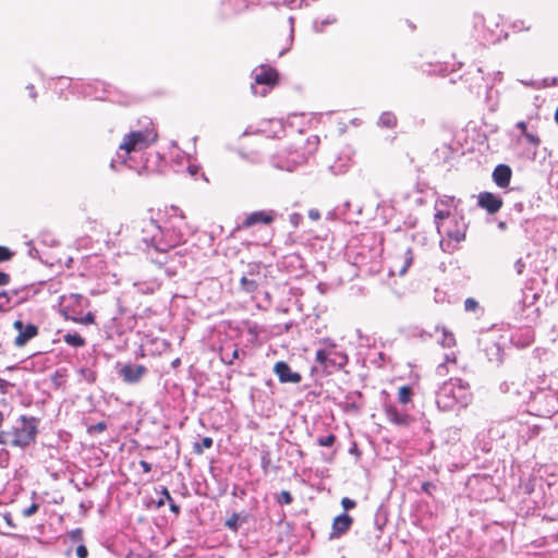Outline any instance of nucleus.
<instances>
[{"instance_id":"f257e3e1","label":"nucleus","mask_w":558,"mask_h":558,"mask_svg":"<svg viewBox=\"0 0 558 558\" xmlns=\"http://www.w3.org/2000/svg\"><path fill=\"white\" fill-rule=\"evenodd\" d=\"M472 401L470 386L461 378H450L438 389L436 403L440 410L452 411L466 408Z\"/></svg>"},{"instance_id":"f03ea898","label":"nucleus","mask_w":558,"mask_h":558,"mask_svg":"<svg viewBox=\"0 0 558 558\" xmlns=\"http://www.w3.org/2000/svg\"><path fill=\"white\" fill-rule=\"evenodd\" d=\"M156 133L149 130L131 131L123 136L119 149L117 151V159H112L110 167L117 169V163H126L128 157L131 153L141 151L149 146L156 140Z\"/></svg>"},{"instance_id":"7ed1b4c3","label":"nucleus","mask_w":558,"mask_h":558,"mask_svg":"<svg viewBox=\"0 0 558 558\" xmlns=\"http://www.w3.org/2000/svg\"><path fill=\"white\" fill-rule=\"evenodd\" d=\"M38 433V420L34 416H20L17 424L13 427L12 446L26 448L34 444Z\"/></svg>"},{"instance_id":"20e7f679","label":"nucleus","mask_w":558,"mask_h":558,"mask_svg":"<svg viewBox=\"0 0 558 558\" xmlns=\"http://www.w3.org/2000/svg\"><path fill=\"white\" fill-rule=\"evenodd\" d=\"M255 85H252V92L255 95L266 96L268 90L272 88L278 82L277 71L269 66L262 64L254 69L252 72Z\"/></svg>"},{"instance_id":"39448f33","label":"nucleus","mask_w":558,"mask_h":558,"mask_svg":"<svg viewBox=\"0 0 558 558\" xmlns=\"http://www.w3.org/2000/svg\"><path fill=\"white\" fill-rule=\"evenodd\" d=\"M162 243L158 244L157 250L165 256L162 258H151L154 263L165 265L168 263L167 253L174 248L183 241V232L180 225H172L171 227H163Z\"/></svg>"},{"instance_id":"423d86ee","label":"nucleus","mask_w":558,"mask_h":558,"mask_svg":"<svg viewBox=\"0 0 558 558\" xmlns=\"http://www.w3.org/2000/svg\"><path fill=\"white\" fill-rule=\"evenodd\" d=\"M307 157L304 153L283 149L271 157V163L279 170L293 171L296 167L303 165Z\"/></svg>"},{"instance_id":"0eeeda50","label":"nucleus","mask_w":558,"mask_h":558,"mask_svg":"<svg viewBox=\"0 0 558 558\" xmlns=\"http://www.w3.org/2000/svg\"><path fill=\"white\" fill-rule=\"evenodd\" d=\"M163 234V229L155 220L148 219L142 222V241L157 253H159L157 246L162 243Z\"/></svg>"},{"instance_id":"6e6552de","label":"nucleus","mask_w":558,"mask_h":558,"mask_svg":"<svg viewBox=\"0 0 558 558\" xmlns=\"http://www.w3.org/2000/svg\"><path fill=\"white\" fill-rule=\"evenodd\" d=\"M466 223L463 218L452 217L448 222L438 223V233L456 242H461L465 238Z\"/></svg>"},{"instance_id":"1a4fd4ad","label":"nucleus","mask_w":558,"mask_h":558,"mask_svg":"<svg viewBox=\"0 0 558 558\" xmlns=\"http://www.w3.org/2000/svg\"><path fill=\"white\" fill-rule=\"evenodd\" d=\"M260 263H251L247 269L240 279V289L245 293H254L257 291L260 283Z\"/></svg>"},{"instance_id":"9d476101","label":"nucleus","mask_w":558,"mask_h":558,"mask_svg":"<svg viewBox=\"0 0 558 558\" xmlns=\"http://www.w3.org/2000/svg\"><path fill=\"white\" fill-rule=\"evenodd\" d=\"M13 328L17 331L14 339V345L17 348L24 347L29 340L38 335V327L34 324H24L21 319L13 323Z\"/></svg>"},{"instance_id":"9b49d317","label":"nucleus","mask_w":558,"mask_h":558,"mask_svg":"<svg viewBox=\"0 0 558 558\" xmlns=\"http://www.w3.org/2000/svg\"><path fill=\"white\" fill-rule=\"evenodd\" d=\"M147 373L144 365L126 363L118 371L119 376L124 383L133 385L137 384Z\"/></svg>"},{"instance_id":"f8f14e48","label":"nucleus","mask_w":558,"mask_h":558,"mask_svg":"<svg viewBox=\"0 0 558 558\" xmlns=\"http://www.w3.org/2000/svg\"><path fill=\"white\" fill-rule=\"evenodd\" d=\"M275 211L257 210L248 214L242 222V228H250L252 226L264 223L269 225L275 220Z\"/></svg>"},{"instance_id":"ddd939ff","label":"nucleus","mask_w":558,"mask_h":558,"mask_svg":"<svg viewBox=\"0 0 558 558\" xmlns=\"http://www.w3.org/2000/svg\"><path fill=\"white\" fill-rule=\"evenodd\" d=\"M275 374L278 376L280 383H292L299 384L302 380V376L293 372L286 362H277L274 367Z\"/></svg>"},{"instance_id":"4468645a","label":"nucleus","mask_w":558,"mask_h":558,"mask_svg":"<svg viewBox=\"0 0 558 558\" xmlns=\"http://www.w3.org/2000/svg\"><path fill=\"white\" fill-rule=\"evenodd\" d=\"M478 205L489 214L497 213L502 206V199L489 192H482L478 195Z\"/></svg>"},{"instance_id":"2eb2a0df","label":"nucleus","mask_w":558,"mask_h":558,"mask_svg":"<svg viewBox=\"0 0 558 558\" xmlns=\"http://www.w3.org/2000/svg\"><path fill=\"white\" fill-rule=\"evenodd\" d=\"M385 414L387 420L398 426H408L411 422V416L400 411L396 405L388 404L385 408Z\"/></svg>"},{"instance_id":"dca6fc26","label":"nucleus","mask_w":558,"mask_h":558,"mask_svg":"<svg viewBox=\"0 0 558 558\" xmlns=\"http://www.w3.org/2000/svg\"><path fill=\"white\" fill-rule=\"evenodd\" d=\"M352 523L353 519L347 513H342L336 517L332 522L330 538L339 537L340 535L347 533Z\"/></svg>"},{"instance_id":"f3484780","label":"nucleus","mask_w":558,"mask_h":558,"mask_svg":"<svg viewBox=\"0 0 558 558\" xmlns=\"http://www.w3.org/2000/svg\"><path fill=\"white\" fill-rule=\"evenodd\" d=\"M323 343L326 347L318 349L316 351L315 361L325 371H328V361L330 360V356L332 355V353H335L336 344L330 339H324Z\"/></svg>"},{"instance_id":"a211bd4d","label":"nucleus","mask_w":558,"mask_h":558,"mask_svg":"<svg viewBox=\"0 0 558 558\" xmlns=\"http://www.w3.org/2000/svg\"><path fill=\"white\" fill-rule=\"evenodd\" d=\"M512 170L507 165H498L493 171V180L497 186L505 189L510 184Z\"/></svg>"},{"instance_id":"6ab92c4d","label":"nucleus","mask_w":558,"mask_h":558,"mask_svg":"<svg viewBox=\"0 0 558 558\" xmlns=\"http://www.w3.org/2000/svg\"><path fill=\"white\" fill-rule=\"evenodd\" d=\"M20 302L21 300L17 299L16 290L0 292V311H4L7 307L16 305Z\"/></svg>"},{"instance_id":"aec40b11","label":"nucleus","mask_w":558,"mask_h":558,"mask_svg":"<svg viewBox=\"0 0 558 558\" xmlns=\"http://www.w3.org/2000/svg\"><path fill=\"white\" fill-rule=\"evenodd\" d=\"M63 341L74 348H82L85 345V339L76 332H68L63 336Z\"/></svg>"},{"instance_id":"412c9836","label":"nucleus","mask_w":558,"mask_h":558,"mask_svg":"<svg viewBox=\"0 0 558 558\" xmlns=\"http://www.w3.org/2000/svg\"><path fill=\"white\" fill-rule=\"evenodd\" d=\"M397 124L396 116L390 111H385L378 119V125L383 128H395Z\"/></svg>"},{"instance_id":"4be33fe9","label":"nucleus","mask_w":558,"mask_h":558,"mask_svg":"<svg viewBox=\"0 0 558 558\" xmlns=\"http://www.w3.org/2000/svg\"><path fill=\"white\" fill-rule=\"evenodd\" d=\"M348 362L347 355L342 353H338L335 350V353L330 356V360L328 361V369L331 367L340 368L344 366Z\"/></svg>"},{"instance_id":"5701e85b","label":"nucleus","mask_w":558,"mask_h":558,"mask_svg":"<svg viewBox=\"0 0 558 558\" xmlns=\"http://www.w3.org/2000/svg\"><path fill=\"white\" fill-rule=\"evenodd\" d=\"M439 343L444 348H452L456 345V338L452 332L448 331L446 328H442V337L439 340Z\"/></svg>"},{"instance_id":"b1692460","label":"nucleus","mask_w":558,"mask_h":558,"mask_svg":"<svg viewBox=\"0 0 558 558\" xmlns=\"http://www.w3.org/2000/svg\"><path fill=\"white\" fill-rule=\"evenodd\" d=\"M412 389L409 386H402L398 391V400L402 404H407L411 401Z\"/></svg>"},{"instance_id":"393cba45","label":"nucleus","mask_w":558,"mask_h":558,"mask_svg":"<svg viewBox=\"0 0 558 558\" xmlns=\"http://www.w3.org/2000/svg\"><path fill=\"white\" fill-rule=\"evenodd\" d=\"M450 219H451L450 213L448 210H442V209L436 208L435 223H436L437 229H438L439 222H448Z\"/></svg>"},{"instance_id":"a878e982","label":"nucleus","mask_w":558,"mask_h":558,"mask_svg":"<svg viewBox=\"0 0 558 558\" xmlns=\"http://www.w3.org/2000/svg\"><path fill=\"white\" fill-rule=\"evenodd\" d=\"M456 360H457V357H456V354H454V353L447 354V355L445 356V363H441V364H439V365H438V367H437V373H438L440 376L445 375V374H446V372H447L446 364H447V363H456Z\"/></svg>"},{"instance_id":"bb28decb","label":"nucleus","mask_w":558,"mask_h":558,"mask_svg":"<svg viewBox=\"0 0 558 558\" xmlns=\"http://www.w3.org/2000/svg\"><path fill=\"white\" fill-rule=\"evenodd\" d=\"M213 446V439L210 437H204L201 444H195L194 451L202 453L204 449H209Z\"/></svg>"},{"instance_id":"cd10ccee","label":"nucleus","mask_w":558,"mask_h":558,"mask_svg":"<svg viewBox=\"0 0 558 558\" xmlns=\"http://www.w3.org/2000/svg\"><path fill=\"white\" fill-rule=\"evenodd\" d=\"M336 441V437L332 434L322 436L317 438V444L322 447H331Z\"/></svg>"},{"instance_id":"c85d7f7f","label":"nucleus","mask_w":558,"mask_h":558,"mask_svg":"<svg viewBox=\"0 0 558 558\" xmlns=\"http://www.w3.org/2000/svg\"><path fill=\"white\" fill-rule=\"evenodd\" d=\"M412 260H413V257H412V252L411 250H408L404 254V260H403V266L401 267L399 274L402 276L407 272L408 268L411 266L412 264Z\"/></svg>"},{"instance_id":"c756f323","label":"nucleus","mask_w":558,"mask_h":558,"mask_svg":"<svg viewBox=\"0 0 558 558\" xmlns=\"http://www.w3.org/2000/svg\"><path fill=\"white\" fill-rule=\"evenodd\" d=\"M13 434L12 430H0V445L12 446Z\"/></svg>"},{"instance_id":"7c9ffc66","label":"nucleus","mask_w":558,"mask_h":558,"mask_svg":"<svg viewBox=\"0 0 558 558\" xmlns=\"http://www.w3.org/2000/svg\"><path fill=\"white\" fill-rule=\"evenodd\" d=\"M13 255L14 253L9 247L0 245V263L10 260Z\"/></svg>"},{"instance_id":"2f4dec72","label":"nucleus","mask_w":558,"mask_h":558,"mask_svg":"<svg viewBox=\"0 0 558 558\" xmlns=\"http://www.w3.org/2000/svg\"><path fill=\"white\" fill-rule=\"evenodd\" d=\"M239 357V349H233L231 354L229 355L227 352H225L221 356V360L226 363L231 365L235 359Z\"/></svg>"},{"instance_id":"473e14b6","label":"nucleus","mask_w":558,"mask_h":558,"mask_svg":"<svg viewBox=\"0 0 558 558\" xmlns=\"http://www.w3.org/2000/svg\"><path fill=\"white\" fill-rule=\"evenodd\" d=\"M522 136L534 147H538L541 144L539 137L533 133L525 132Z\"/></svg>"},{"instance_id":"72a5a7b5","label":"nucleus","mask_w":558,"mask_h":558,"mask_svg":"<svg viewBox=\"0 0 558 558\" xmlns=\"http://www.w3.org/2000/svg\"><path fill=\"white\" fill-rule=\"evenodd\" d=\"M293 498L288 490H282L278 497V501L283 505H290Z\"/></svg>"},{"instance_id":"f704fd0d","label":"nucleus","mask_w":558,"mask_h":558,"mask_svg":"<svg viewBox=\"0 0 558 558\" xmlns=\"http://www.w3.org/2000/svg\"><path fill=\"white\" fill-rule=\"evenodd\" d=\"M238 521H239V515L236 513H233L231 515V518H229L226 522V525L231 529V530H236L238 529Z\"/></svg>"},{"instance_id":"c9c22d12","label":"nucleus","mask_w":558,"mask_h":558,"mask_svg":"<svg viewBox=\"0 0 558 558\" xmlns=\"http://www.w3.org/2000/svg\"><path fill=\"white\" fill-rule=\"evenodd\" d=\"M341 506L345 511L353 509L356 506V502L353 499L348 497H343L341 500Z\"/></svg>"},{"instance_id":"e433bc0d","label":"nucleus","mask_w":558,"mask_h":558,"mask_svg":"<svg viewBox=\"0 0 558 558\" xmlns=\"http://www.w3.org/2000/svg\"><path fill=\"white\" fill-rule=\"evenodd\" d=\"M39 506L37 504H32L29 507L25 508L22 512L23 515L28 518L35 514L38 511Z\"/></svg>"},{"instance_id":"4c0bfd02","label":"nucleus","mask_w":558,"mask_h":558,"mask_svg":"<svg viewBox=\"0 0 558 558\" xmlns=\"http://www.w3.org/2000/svg\"><path fill=\"white\" fill-rule=\"evenodd\" d=\"M69 536L73 542H80L83 538V531L82 529H74L69 533Z\"/></svg>"},{"instance_id":"58836bf2","label":"nucleus","mask_w":558,"mask_h":558,"mask_svg":"<svg viewBox=\"0 0 558 558\" xmlns=\"http://www.w3.org/2000/svg\"><path fill=\"white\" fill-rule=\"evenodd\" d=\"M478 306V303L472 299V298H469L464 301V308L466 312H472L474 311L476 307Z\"/></svg>"},{"instance_id":"ea45409f","label":"nucleus","mask_w":558,"mask_h":558,"mask_svg":"<svg viewBox=\"0 0 558 558\" xmlns=\"http://www.w3.org/2000/svg\"><path fill=\"white\" fill-rule=\"evenodd\" d=\"M76 323L81 324H93L94 323V315L92 313H87L84 317L81 318H72Z\"/></svg>"},{"instance_id":"a19ab883","label":"nucleus","mask_w":558,"mask_h":558,"mask_svg":"<svg viewBox=\"0 0 558 558\" xmlns=\"http://www.w3.org/2000/svg\"><path fill=\"white\" fill-rule=\"evenodd\" d=\"M161 495L163 496V498L159 499V501H158L159 507L162 506L165 504V501H172V497H171L169 490L167 489V487H162Z\"/></svg>"},{"instance_id":"79ce46f5","label":"nucleus","mask_w":558,"mask_h":558,"mask_svg":"<svg viewBox=\"0 0 558 558\" xmlns=\"http://www.w3.org/2000/svg\"><path fill=\"white\" fill-rule=\"evenodd\" d=\"M76 556L77 558H87L88 556V550L86 548V546L84 545H78L76 547Z\"/></svg>"},{"instance_id":"37998d69","label":"nucleus","mask_w":558,"mask_h":558,"mask_svg":"<svg viewBox=\"0 0 558 558\" xmlns=\"http://www.w3.org/2000/svg\"><path fill=\"white\" fill-rule=\"evenodd\" d=\"M289 220L294 227H298L302 220V216L298 213H293L290 215Z\"/></svg>"},{"instance_id":"c03bdc74","label":"nucleus","mask_w":558,"mask_h":558,"mask_svg":"<svg viewBox=\"0 0 558 558\" xmlns=\"http://www.w3.org/2000/svg\"><path fill=\"white\" fill-rule=\"evenodd\" d=\"M513 28L518 31H529L531 28V25H525L523 21H515L513 23Z\"/></svg>"},{"instance_id":"a18cd8bd","label":"nucleus","mask_w":558,"mask_h":558,"mask_svg":"<svg viewBox=\"0 0 558 558\" xmlns=\"http://www.w3.org/2000/svg\"><path fill=\"white\" fill-rule=\"evenodd\" d=\"M10 283V276L7 272L0 270V287L7 286Z\"/></svg>"},{"instance_id":"49530a36","label":"nucleus","mask_w":558,"mask_h":558,"mask_svg":"<svg viewBox=\"0 0 558 558\" xmlns=\"http://www.w3.org/2000/svg\"><path fill=\"white\" fill-rule=\"evenodd\" d=\"M525 267L524 262L520 258L514 263V268L517 274L521 275L523 272V269Z\"/></svg>"},{"instance_id":"de8ad7c7","label":"nucleus","mask_w":558,"mask_h":558,"mask_svg":"<svg viewBox=\"0 0 558 558\" xmlns=\"http://www.w3.org/2000/svg\"><path fill=\"white\" fill-rule=\"evenodd\" d=\"M308 217L312 219V220H318L320 218V213L318 209H310L308 211Z\"/></svg>"},{"instance_id":"09e8293b","label":"nucleus","mask_w":558,"mask_h":558,"mask_svg":"<svg viewBox=\"0 0 558 558\" xmlns=\"http://www.w3.org/2000/svg\"><path fill=\"white\" fill-rule=\"evenodd\" d=\"M140 465H141V468L143 469V471H144L145 473H149V472L151 471V465H150V463H148V462H147V461H145V460H141V461H140Z\"/></svg>"},{"instance_id":"8fccbe9b","label":"nucleus","mask_w":558,"mask_h":558,"mask_svg":"<svg viewBox=\"0 0 558 558\" xmlns=\"http://www.w3.org/2000/svg\"><path fill=\"white\" fill-rule=\"evenodd\" d=\"M3 519L5 521V523L10 526V527H15V524L13 523V520H12V517L10 513H5L3 515Z\"/></svg>"},{"instance_id":"3c124183","label":"nucleus","mask_w":558,"mask_h":558,"mask_svg":"<svg viewBox=\"0 0 558 558\" xmlns=\"http://www.w3.org/2000/svg\"><path fill=\"white\" fill-rule=\"evenodd\" d=\"M168 502H169L170 510L172 512H174L175 514H178L180 512V507L173 500L168 501Z\"/></svg>"},{"instance_id":"603ef678","label":"nucleus","mask_w":558,"mask_h":558,"mask_svg":"<svg viewBox=\"0 0 558 558\" xmlns=\"http://www.w3.org/2000/svg\"><path fill=\"white\" fill-rule=\"evenodd\" d=\"M522 133V135L527 132L526 130V123L524 121H519L515 125Z\"/></svg>"},{"instance_id":"864d4df0","label":"nucleus","mask_w":558,"mask_h":558,"mask_svg":"<svg viewBox=\"0 0 558 558\" xmlns=\"http://www.w3.org/2000/svg\"><path fill=\"white\" fill-rule=\"evenodd\" d=\"M336 22V19H327V20H324L322 22V26H325V25H328V24H332Z\"/></svg>"},{"instance_id":"5fc2aeb1","label":"nucleus","mask_w":558,"mask_h":558,"mask_svg":"<svg viewBox=\"0 0 558 558\" xmlns=\"http://www.w3.org/2000/svg\"><path fill=\"white\" fill-rule=\"evenodd\" d=\"M27 89L29 90V95L32 98H35L36 97V94L34 92V86L33 85H28L27 86Z\"/></svg>"},{"instance_id":"6e6d98bb","label":"nucleus","mask_w":558,"mask_h":558,"mask_svg":"<svg viewBox=\"0 0 558 558\" xmlns=\"http://www.w3.org/2000/svg\"><path fill=\"white\" fill-rule=\"evenodd\" d=\"M106 428V424L105 423H98L96 426H95V429L101 432Z\"/></svg>"},{"instance_id":"4d7b16f0","label":"nucleus","mask_w":558,"mask_h":558,"mask_svg":"<svg viewBox=\"0 0 558 558\" xmlns=\"http://www.w3.org/2000/svg\"><path fill=\"white\" fill-rule=\"evenodd\" d=\"M432 486L433 485L430 483H424L422 485V488H423L424 492L429 493V487H432Z\"/></svg>"},{"instance_id":"13d9d810","label":"nucleus","mask_w":558,"mask_h":558,"mask_svg":"<svg viewBox=\"0 0 558 558\" xmlns=\"http://www.w3.org/2000/svg\"><path fill=\"white\" fill-rule=\"evenodd\" d=\"M189 171H190V173H191L192 175H195V174L197 173V168H196V167L191 166V167H189Z\"/></svg>"},{"instance_id":"bf43d9fd","label":"nucleus","mask_w":558,"mask_h":558,"mask_svg":"<svg viewBox=\"0 0 558 558\" xmlns=\"http://www.w3.org/2000/svg\"><path fill=\"white\" fill-rule=\"evenodd\" d=\"M174 219H178L182 223V221L184 219L183 213L181 211L178 216L174 217Z\"/></svg>"},{"instance_id":"052dcab7","label":"nucleus","mask_w":558,"mask_h":558,"mask_svg":"<svg viewBox=\"0 0 558 558\" xmlns=\"http://www.w3.org/2000/svg\"><path fill=\"white\" fill-rule=\"evenodd\" d=\"M453 198H448L446 201H440V204H444V205H449L450 203H452Z\"/></svg>"},{"instance_id":"680f3d73","label":"nucleus","mask_w":558,"mask_h":558,"mask_svg":"<svg viewBox=\"0 0 558 558\" xmlns=\"http://www.w3.org/2000/svg\"><path fill=\"white\" fill-rule=\"evenodd\" d=\"M126 558H144L141 555H129Z\"/></svg>"},{"instance_id":"e2e57ef3","label":"nucleus","mask_w":558,"mask_h":558,"mask_svg":"<svg viewBox=\"0 0 558 558\" xmlns=\"http://www.w3.org/2000/svg\"><path fill=\"white\" fill-rule=\"evenodd\" d=\"M3 420H4V415H3V413L0 411V425L2 424Z\"/></svg>"},{"instance_id":"0e129e2a","label":"nucleus","mask_w":558,"mask_h":558,"mask_svg":"<svg viewBox=\"0 0 558 558\" xmlns=\"http://www.w3.org/2000/svg\"><path fill=\"white\" fill-rule=\"evenodd\" d=\"M555 120L558 123V108L556 109V112H555Z\"/></svg>"},{"instance_id":"69168bd1","label":"nucleus","mask_w":558,"mask_h":558,"mask_svg":"<svg viewBox=\"0 0 558 558\" xmlns=\"http://www.w3.org/2000/svg\"><path fill=\"white\" fill-rule=\"evenodd\" d=\"M315 28L317 32H322L323 31V27H318L317 25H315Z\"/></svg>"},{"instance_id":"338daca9","label":"nucleus","mask_w":558,"mask_h":558,"mask_svg":"<svg viewBox=\"0 0 558 558\" xmlns=\"http://www.w3.org/2000/svg\"><path fill=\"white\" fill-rule=\"evenodd\" d=\"M477 72H478L480 74H482V73H483V71H482V69H481V68H478V69H477Z\"/></svg>"}]
</instances>
